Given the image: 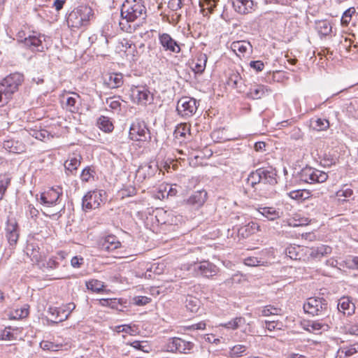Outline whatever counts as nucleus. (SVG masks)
<instances>
[{
	"label": "nucleus",
	"mask_w": 358,
	"mask_h": 358,
	"mask_svg": "<svg viewBox=\"0 0 358 358\" xmlns=\"http://www.w3.org/2000/svg\"><path fill=\"white\" fill-rule=\"evenodd\" d=\"M120 15L121 20L119 22L120 29L123 31L132 33L136 30V26L131 23L138 19H145L146 8L139 1L126 0L122 6Z\"/></svg>",
	"instance_id": "f257e3e1"
},
{
	"label": "nucleus",
	"mask_w": 358,
	"mask_h": 358,
	"mask_svg": "<svg viewBox=\"0 0 358 358\" xmlns=\"http://www.w3.org/2000/svg\"><path fill=\"white\" fill-rule=\"evenodd\" d=\"M24 81V76L20 73L8 75L0 82V102H6L18 90Z\"/></svg>",
	"instance_id": "f03ea898"
},
{
	"label": "nucleus",
	"mask_w": 358,
	"mask_h": 358,
	"mask_svg": "<svg viewBox=\"0 0 358 358\" xmlns=\"http://www.w3.org/2000/svg\"><path fill=\"white\" fill-rule=\"evenodd\" d=\"M303 310L313 316L324 315L328 313V303L324 298L310 297L303 304Z\"/></svg>",
	"instance_id": "7ed1b4c3"
},
{
	"label": "nucleus",
	"mask_w": 358,
	"mask_h": 358,
	"mask_svg": "<svg viewBox=\"0 0 358 358\" xmlns=\"http://www.w3.org/2000/svg\"><path fill=\"white\" fill-rule=\"evenodd\" d=\"M192 342L187 341L178 337L169 338L164 345V349L169 352L187 354L194 348Z\"/></svg>",
	"instance_id": "20e7f679"
},
{
	"label": "nucleus",
	"mask_w": 358,
	"mask_h": 358,
	"mask_svg": "<svg viewBox=\"0 0 358 358\" xmlns=\"http://www.w3.org/2000/svg\"><path fill=\"white\" fill-rule=\"evenodd\" d=\"M299 178L307 183H322L327 180L328 175L324 171L306 166L299 173Z\"/></svg>",
	"instance_id": "39448f33"
},
{
	"label": "nucleus",
	"mask_w": 358,
	"mask_h": 358,
	"mask_svg": "<svg viewBox=\"0 0 358 358\" xmlns=\"http://www.w3.org/2000/svg\"><path fill=\"white\" fill-rule=\"evenodd\" d=\"M197 108V102L195 99L183 96L178 101L176 110L179 115L187 118L195 114Z\"/></svg>",
	"instance_id": "423d86ee"
},
{
	"label": "nucleus",
	"mask_w": 358,
	"mask_h": 358,
	"mask_svg": "<svg viewBox=\"0 0 358 358\" xmlns=\"http://www.w3.org/2000/svg\"><path fill=\"white\" fill-rule=\"evenodd\" d=\"M188 269L192 271L195 276H203L206 278L215 275L217 272V266L208 261L194 263L190 265Z\"/></svg>",
	"instance_id": "0eeeda50"
},
{
	"label": "nucleus",
	"mask_w": 358,
	"mask_h": 358,
	"mask_svg": "<svg viewBox=\"0 0 358 358\" xmlns=\"http://www.w3.org/2000/svg\"><path fill=\"white\" fill-rule=\"evenodd\" d=\"M129 136L133 141H145L148 138H150V131L145 122L138 120L131 124Z\"/></svg>",
	"instance_id": "6e6552de"
},
{
	"label": "nucleus",
	"mask_w": 358,
	"mask_h": 358,
	"mask_svg": "<svg viewBox=\"0 0 358 358\" xmlns=\"http://www.w3.org/2000/svg\"><path fill=\"white\" fill-rule=\"evenodd\" d=\"M102 191L89 192L83 199V208L85 210L96 209L103 202Z\"/></svg>",
	"instance_id": "1a4fd4ad"
},
{
	"label": "nucleus",
	"mask_w": 358,
	"mask_h": 358,
	"mask_svg": "<svg viewBox=\"0 0 358 358\" xmlns=\"http://www.w3.org/2000/svg\"><path fill=\"white\" fill-rule=\"evenodd\" d=\"M62 193L58 189L51 188L41 194L40 201L45 208L58 206Z\"/></svg>",
	"instance_id": "9d476101"
},
{
	"label": "nucleus",
	"mask_w": 358,
	"mask_h": 358,
	"mask_svg": "<svg viewBox=\"0 0 358 358\" xmlns=\"http://www.w3.org/2000/svg\"><path fill=\"white\" fill-rule=\"evenodd\" d=\"M100 250L111 252L121 247V243L117 237L110 234L101 238L98 242Z\"/></svg>",
	"instance_id": "9b49d317"
},
{
	"label": "nucleus",
	"mask_w": 358,
	"mask_h": 358,
	"mask_svg": "<svg viewBox=\"0 0 358 358\" xmlns=\"http://www.w3.org/2000/svg\"><path fill=\"white\" fill-rule=\"evenodd\" d=\"M132 96L137 100V103L141 105H147L153 100V95L150 90L144 86H137L131 90Z\"/></svg>",
	"instance_id": "f8f14e48"
},
{
	"label": "nucleus",
	"mask_w": 358,
	"mask_h": 358,
	"mask_svg": "<svg viewBox=\"0 0 358 358\" xmlns=\"http://www.w3.org/2000/svg\"><path fill=\"white\" fill-rule=\"evenodd\" d=\"M159 41L164 51H169L173 53H179L181 50L178 42L169 34H160L159 35Z\"/></svg>",
	"instance_id": "ddd939ff"
},
{
	"label": "nucleus",
	"mask_w": 358,
	"mask_h": 358,
	"mask_svg": "<svg viewBox=\"0 0 358 358\" xmlns=\"http://www.w3.org/2000/svg\"><path fill=\"white\" fill-rule=\"evenodd\" d=\"M261 175L262 183L264 185H269L271 187L275 186L277 181V171L272 166L259 168Z\"/></svg>",
	"instance_id": "4468645a"
},
{
	"label": "nucleus",
	"mask_w": 358,
	"mask_h": 358,
	"mask_svg": "<svg viewBox=\"0 0 358 358\" xmlns=\"http://www.w3.org/2000/svg\"><path fill=\"white\" fill-rule=\"evenodd\" d=\"M6 236L10 245H15L19 238V228L15 220H9L6 223Z\"/></svg>",
	"instance_id": "2eb2a0df"
},
{
	"label": "nucleus",
	"mask_w": 358,
	"mask_h": 358,
	"mask_svg": "<svg viewBox=\"0 0 358 358\" xmlns=\"http://www.w3.org/2000/svg\"><path fill=\"white\" fill-rule=\"evenodd\" d=\"M157 171V167L145 164L138 167L136 173V179L138 182H143L145 179L152 177Z\"/></svg>",
	"instance_id": "dca6fc26"
},
{
	"label": "nucleus",
	"mask_w": 358,
	"mask_h": 358,
	"mask_svg": "<svg viewBox=\"0 0 358 358\" xmlns=\"http://www.w3.org/2000/svg\"><path fill=\"white\" fill-rule=\"evenodd\" d=\"M207 199V192L205 190L194 192L186 201L187 205L198 208L203 205Z\"/></svg>",
	"instance_id": "f3484780"
},
{
	"label": "nucleus",
	"mask_w": 358,
	"mask_h": 358,
	"mask_svg": "<svg viewBox=\"0 0 358 358\" xmlns=\"http://www.w3.org/2000/svg\"><path fill=\"white\" fill-rule=\"evenodd\" d=\"M232 6L236 12L245 15L252 12L254 2L252 0H232Z\"/></svg>",
	"instance_id": "a211bd4d"
},
{
	"label": "nucleus",
	"mask_w": 358,
	"mask_h": 358,
	"mask_svg": "<svg viewBox=\"0 0 358 358\" xmlns=\"http://www.w3.org/2000/svg\"><path fill=\"white\" fill-rule=\"evenodd\" d=\"M123 83V75L120 73H108L104 77V84L110 89L118 88Z\"/></svg>",
	"instance_id": "6ab92c4d"
},
{
	"label": "nucleus",
	"mask_w": 358,
	"mask_h": 358,
	"mask_svg": "<svg viewBox=\"0 0 358 358\" xmlns=\"http://www.w3.org/2000/svg\"><path fill=\"white\" fill-rule=\"evenodd\" d=\"M207 61H208V57L206 54H204V53L199 54L196 57L195 59L192 62V70L196 73L201 74L206 69V65Z\"/></svg>",
	"instance_id": "aec40b11"
},
{
	"label": "nucleus",
	"mask_w": 358,
	"mask_h": 358,
	"mask_svg": "<svg viewBox=\"0 0 358 358\" xmlns=\"http://www.w3.org/2000/svg\"><path fill=\"white\" fill-rule=\"evenodd\" d=\"M3 148L12 153H21L24 150V145L22 143L13 139L4 141Z\"/></svg>",
	"instance_id": "412c9836"
},
{
	"label": "nucleus",
	"mask_w": 358,
	"mask_h": 358,
	"mask_svg": "<svg viewBox=\"0 0 358 358\" xmlns=\"http://www.w3.org/2000/svg\"><path fill=\"white\" fill-rule=\"evenodd\" d=\"M24 43L32 51L42 52L43 50L41 39L36 36H29L27 38H24Z\"/></svg>",
	"instance_id": "4be33fe9"
},
{
	"label": "nucleus",
	"mask_w": 358,
	"mask_h": 358,
	"mask_svg": "<svg viewBox=\"0 0 358 358\" xmlns=\"http://www.w3.org/2000/svg\"><path fill=\"white\" fill-rule=\"evenodd\" d=\"M355 305L348 297H342L338 303V310L344 315H350L355 312Z\"/></svg>",
	"instance_id": "5701e85b"
},
{
	"label": "nucleus",
	"mask_w": 358,
	"mask_h": 358,
	"mask_svg": "<svg viewBox=\"0 0 358 358\" xmlns=\"http://www.w3.org/2000/svg\"><path fill=\"white\" fill-rule=\"evenodd\" d=\"M257 210L261 215L271 221L278 219L282 214L280 210L275 209L274 207H259Z\"/></svg>",
	"instance_id": "b1692460"
},
{
	"label": "nucleus",
	"mask_w": 358,
	"mask_h": 358,
	"mask_svg": "<svg viewBox=\"0 0 358 358\" xmlns=\"http://www.w3.org/2000/svg\"><path fill=\"white\" fill-rule=\"evenodd\" d=\"M76 9L78 11V15L81 18L83 25H87L94 15L92 8L87 5H80Z\"/></svg>",
	"instance_id": "393cba45"
},
{
	"label": "nucleus",
	"mask_w": 358,
	"mask_h": 358,
	"mask_svg": "<svg viewBox=\"0 0 358 358\" xmlns=\"http://www.w3.org/2000/svg\"><path fill=\"white\" fill-rule=\"evenodd\" d=\"M259 226L257 223L255 222H250L247 224L241 227L238 229V235L241 236L243 238H246L250 235L255 234L256 231L259 230Z\"/></svg>",
	"instance_id": "a878e982"
},
{
	"label": "nucleus",
	"mask_w": 358,
	"mask_h": 358,
	"mask_svg": "<svg viewBox=\"0 0 358 358\" xmlns=\"http://www.w3.org/2000/svg\"><path fill=\"white\" fill-rule=\"evenodd\" d=\"M332 249L330 246L320 245L310 249V255L313 258L320 259L331 253Z\"/></svg>",
	"instance_id": "bb28decb"
},
{
	"label": "nucleus",
	"mask_w": 358,
	"mask_h": 358,
	"mask_svg": "<svg viewBox=\"0 0 358 358\" xmlns=\"http://www.w3.org/2000/svg\"><path fill=\"white\" fill-rule=\"evenodd\" d=\"M67 24L71 28H80L83 25V23L78 15V11L74 8L68 15L66 19Z\"/></svg>",
	"instance_id": "cd10ccee"
},
{
	"label": "nucleus",
	"mask_w": 358,
	"mask_h": 358,
	"mask_svg": "<svg viewBox=\"0 0 358 358\" xmlns=\"http://www.w3.org/2000/svg\"><path fill=\"white\" fill-rule=\"evenodd\" d=\"M266 91L264 85H255L250 88L247 96L252 99H259L265 95Z\"/></svg>",
	"instance_id": "c85d7f7f"
},
{
	"label": "nucleus",
	"mask_w": 358,
	"mask_h": 358,
	"mask_svg": "<svg viewBox=\"0 0 358 358\" xmlns=\"http://www.w3.org/2000/svg\"><path fill=\"white\" fill-rule=\"evenodd\" d=\"M49 314L52 316L53 322L58 323L60 322H63L68 319V315H66L64 310L63 308H53L50 307L48 310Z\"/></svg>",
	"instance_id": "c756f323"
},
{
	"label": "nucleus",
	"mask_w": 358,
	"mask_h": 358,
	"mask_svg": "<svg viewBox=\"0 0 358 358\" xmlns=\"http://www.w3.org/2000/svg\"><path fill=\"white\" fill-rule=\"evenodd\" d=\"M82 157L80 155H76L72 157H69L64 162V167L67 171L73 173V171L77 170L78 167L80 164V160Z\"/></svg>",
	"instance_id": "7c9ffc66"
},
{
	"label": "nucleus",
	"mask_w": 358,
	"mask_h": 358,
	"mask_svg": "<svg viewBox=\"0 0 358 358\" xmlns=\"http://www.w3.org/2000/svg\"><path fill=\"white\" fill-rule=\"evenodd\" d=\"M26 251L27 254L33 262L38 263L42 260V255L37 245H34L33 243H29L26 248Z\"/></svg>",
	"instance_id": "2f4dec72"
},
{
	"label": "nucleus",
	"mask_w": 358,
	"mask_h": 358,
	"mask_svg": "<svg viewBox=\"0 0 358 358\" xmlns=\"http://www.w3.org/2000/svg\"><path fill=\"white\" fill-rule=\"evenodd\" d=\"M185 307L191 313H197L200 308V301L193 296H187L185 301Z\"/></svg>",
	"instance_id": "473e14b6"
},
{
	"label": "nucleus",
	"mask_w": 358,
	"mask_h": 358,
	"mask_svg": "<svg viewBox=\"0 0 358 358\" xmlns=\"http://www.w3.org/2000/svg\"><path fill=\"white\" fill-rule=\"evenodd\" d=\"M99 127L105 132H110L114 127L109 118L105 116H101L97 120Z\"/></svg>",
	"instance_id": "72a5a7b5"
},
{
	"label": "nucleus",
	"mask_w": 358,
	"mask_h": 358,
	"mask_svg": "<svg viewBox=\"0 0 358 358\" xmlns=\"http://www.w3.org/2000/svg\"><path fill=\"white\" fill-rule=\"evenodd\" d=\"M261 179H262V178H261L259 169H257L256 171L249 174L247 178V183L252 187L255 188L257 185L262 184Z\"/></svg>",
	"instance_id": "f704fd0d"
},
{
	"label": "nucleus",
	"mask_w": 358,
	"mask_h": 358,
	"mask_svg": "<svg viewBox=\"0 0 358 358\" xmlns=\"http://www.w3.org/2000/svg\"><path fill=\"white\" fill-rule=\"evenodd\" d=\"M52 208H53L52 209L51 208H45V210H42L43 213L46 217L57 220L61 216V214L59 213L62 210H64V207L56 206H52Z\"/></svg>",
	"instance_id": "c9c22d12"
},
{
	"label": "nucleus",
	"mask_w": 358,
	"mask_h": 358,
	"mask_svg": "<svg viewBox=\"0 0 358 358\" xmlns=\"http://www.w3.org/2000/svg\"><path fill=\"white\" fill-rule=\"evenodd\" d=\"M72 94L73 95V96H69L66 99V106L71 112L76 113L79 109L78 101L80 99V96L75 92L72 93Z\"/></svg>",
	"instance_id": "e433bc0d"
},
{
	"label": "nucleus",
	"mask_w": 358,
	"mask_h": 358,
	"mask_svg": "<svg viewBox=\"0 0 358 358\" xmlns=\"http://www.w3.org/2000/svg\"><path fill=\"white\" fill-rule=\"evenodd\" d=\"M317 29L318 33L324 36L329 35L331 32V24L327 20L317 22Z\"/></svg>",
	"instance_id": "4c0bfd02"
},
{
	"label": "nucleus",
	"mask_w": 358,
	"mask_h": 358,
	"mask_svg": "<svg viewBox=\"0 0 358 358\" xmlns=\"http://www.w3.org/2000/svg\"><path fill=\"white\" fill-rule=\"evenodd\" d=\"M245 323V318H243L242 317H236V318L231 320V321H229L228 322L222 324L221 325L227 329H236L239 327L243 325Z\"/></svg>",
	"instance_id": "58836bf2"
},
{
	"label": "nucleus",
	"mask_w": 358,
	"mask_h": 358,
	"mask_svg": "<svg viewBox=\"0 0 358 358\" xmlns=\"http://www.w3.org/2000/svg\"><path fill=\"white\" fill-rule=\"evenodd\" d=\"M250 46V43L246 41H234L231 44V49L235 52L245 53Z\"/></svg>",
	"instance_id": "ea45409f"
},
{
	"label": "nucleus",
	"mask_w": 358,
	"mask_h": 358,
	"mask_svg": "<svg viewBox=\"0 0 358 358\" xmlns=\"http://www.w3.org/2000/svg\"><path fill=\"white\" fill-rule=\"evenodd\" d=\"M311 127L317 131H322L329 127V123L326 119L317 118L311 120Z\"/></svg>",
	"instance_id": "a19ab883"
},
{
	"label": "nucleus",
	"mask_w": 358,
	"mask_h": 358,
	"mask_svg": "<svg viewBox=\"0 0 358 358\" xmlns=\"http://www.w3.org/2000/svg\"><path fill=\"white\" fill-rule=\"evenodd\" d=\"M288 196L294 200H305L309 197V192L305 189H297L289 192Z\"/></svg>",
	"instance_id": "79ce46f5"
},
{
	"label": "nucleus",
	"mask_w": 358,
	"mask_h": 358,
	"mask_svg": "<svg viewBox=\"0 0 358 358\" xmlns=\"http://www.w3.org/2000/svg\"><path fill=\"white\" fill-rule=\"evenodd\" d=\"M86 287L92 292H99L103 289L104 285L103 282L93 279L86 282Z\"/></svg>",
	"instance_id": "37998d69"
},
{
	"label": "nucleus",
	"mask_w": 358,
	"mask_h": 358,
	"mask_svg": "<svg viewBox=\"0 0 358 358\" xmlns=\"http://www.w3.org/2000/svg\"><path fill=\"white\" fill-rule=\"evenodd\" d=\"M40 347L43 350L56 352V351L59 350L62 348V344H55L54 343L48 341H43L40 343Z\"/></svg>",
	"instance_id": "c03bdc74"
},
{
	"label": "nucleus",
	"mask_w": 358,
	"mask_h": 358,
	"mask_svg": "<svg viewBox=\"0 0 358 358\" xmlns=\"http://www.w3.org/2000/svg\"><path fill=\"white\" fill-rule=\"evenodd\" d=\"M120 99V96L109 97L106 99V103L112 110L119 112L121 107Z\"/></svg>",
	"instance_id": "a18cd8bd"
},
{
	"label": "nucleus",
	"mask_w": 358,
	"mask_h": 358,
	"mask_svg": "<svg viewBox=\"0 0 358 358\" xmlns=\"http://www.w3.org/2000/svg\"><path fill=\"white\" fill-rule=\"evenodd\" d=\"M174 134L176 137L178 136L185 137L187 134H190V124L187 123L179 124L175 129Z\"/></svg>",
	"instance_id": "49530a36"
},
{
	"label": "nucleus",
	"mask_w": 358,
	"mask_h": 358,
	"mask_svg": "<svg viewBox=\"0 0 358 358\" xmlns=\"http://www.w3.org/2000/svg\"><path fill=\"white\" fill-rule=\"evenodd\" d=\"M242 78L240 74L237 72L232 73L228 80V85H231V87L234 88H238L240 87V85L241 84Z\"/></svg>",
	"instance_id": "de8ad7c7"
},
{
	"label": "nucleus",
	"mask_w": 358,
	"mask_h": 358,
	"mask_svg": "<svg viewBox=\"0 0 358 358\" xmlns=\"http://www.w3.org/2000/svg\"><path fill=\"white\" fill-rule=\"evenodd\" d=\"M355 13V8L354 7L349 8L343 14L341 17V24L343 26H348L351 21L352 15Z\"/></svg>",
	"instance_id": "09e8293b"
},
{
	"label": "nucleus",
	"mask_w": 358,
	"mask_h": 358,
	"mask_svg": "<svg viewBox=\"0 0 358 358\" xmlns=\"http://www.w3.org/2000/svg\"><path fill=\"white\" fill-rule=\"evenodd\" d=\"M11 178L8 175H4L1 179H0V199L3 198L8 187L10 183Z\"/></svg>",
	"instance_id": "8fccbe9b"
},
{
	"label": "nucleus",
	"mask_w": 358,
	"mask_h": 358,
	"mask_svg": "<svg viewBox=\"0 0 358 358\" xmlns=\"http://www.w3.org/2000/svg\"><path fill=\"white\" fill-rule=\"evenodd\" d=\"M178 193V191L176 188H173L172 186L166 185L164 187V189H160L159 191V194H161V196L162 198H164L165 196L168 197H173L175 196Z\"/></svg>",
	"instance_id": "3c124183"
},
{
	"label": "nucleus",
	"mask_w": 358,
	"mask_h": 358,
	"mask_svg": "<svg viewBox=\"0 0 358 358\" xmlns=\"http://www.w3.org/2000/svg\"><path fill=\"white\" fill-rule=\"evenodd\" d=\"M330 327L327 324H322L319 322H313L308 326L307 330L309 331H316L320 330H326Z\"/></svg>",
	"instance_id": "603ef678"
},
{
	"label": "nucleus",
	"mask_w": 358,
	"mask_h": 358,
	"mask_svg": "<svg viewBox=\"0 0 358 358\" xmlns=\"http://www.w3.org/2000/svg\"><path fill=\"white\" fill-rule=\"evenodd\" d=\"M217 1L218 0H203V2H200V6L202 9H206L210 13H212L216 7Z\"/></svg>",
	"instance_id": "864d4df0"
},
{
	"label": "nucleus",
	"mask_w": 358,
	"mask_h": 358,
	"mask_svg": "<svg viewBox=\"0 0 358 358\" xmlns=\"http://www.w3.org/2000/svg\"><path fill=\"white\" fill-rule=\"evenodd\" d=\"M247 347L243 345H234L230 350V355L231 357H241L246 351Z\"/></svg>",
	"instance_id": "5fc2aeb1"
},
{
	"label": "nucleus",
	"mask_w": 358,
	"mask_h": 358,
	"mask_svg": "<svg viewBox=\"0 0 358 358\" xmlns=\"http://www.w3.org/2000/svg\"><path fill=\"white\" fill-rule=\"evenodd\" d=\"M280 309L273 306H266L261 310V314L262 316H269L272 315H278Z\"/></svg>",
	"instance_id": "6e6d98bb"
},
{
	"label": "nucleus",
	"mask_w": 358,
	"mask_h": 358,
	"mask_svg": "<svg viewBox=\"0 0 358 358\" xmlns=\"http://www.w3.org/2000/svg\"><path fill=\"white\" fill-rule=\"evenodd\" d=\"M94 171L90 166L84 169L81 173L80 178L84 182H89L91 178H94Z\"/></svg>",
	"instance_id": "4d7b16f0"
},
{
	"label": "nucleus",
	"mask_w": 358,
	"mask_h": 358,
	"mask_svg": "<svg viewBox=\"0 0 358 358\" xmlns=\"http://www.w3.org/2000/svg\"><path fill=\"white\" fill-rule=\"evenodd\" d=\"M244 263L245 265L249 266H256L262 264V261L255 257H250L245 259Z\"/></svg>",
	"instance_id": "13d9d810"
},
{
	"label": "nucleus",
	"mask_w": 358,
	"mask_h": 358,
	"mask_svg": "<svg viewBox=\"0 0 358 358\" xmlns=\"http://www.w3.org/2000/svg\"><path fill=\"white\" fill-rule=\"evenodd\" d=\"M151 299L148 296H139L134 299L135 304L138 306H144L150 303Z\"/></svg>",
	"instance_id": "bf43d9fd"
},
{
	"label": "nucleus",
	"mask_w": 358,
	"mask_h": 358,
	"mask_svg": "<svg viewBox=\"0 0 358 358\" xmlns=\"http://www.w3.org/2000/svg\"><path fill=\"white\" fill-rule=\"evenodd\" d=\"M250 66L251 68L254 69L257 71H262L264 69V64L262 61H252L250 63Z\"/></svg>",
	"instance_id": "052dcab7"
},
{
	"label": "nucleus",
	"mask_w": 358,
	"mask_h": 358,
	"mask_svg": "<svg viewBox=\"0 0 358 358\" xmlns=\"http://www.w3.org/2000/svg\"><path fill=\"white\" fill-rule=\"evenodd\" d=\"M279 323L275 321H265V328L267 329L268 331H273L275 329H280V327H278Z\"/></svg>",
	"instance_id": "680f3d73"
},
{
	"label": "nucleus",
	"mask_w": 358,
	"mask_h": 358,
	"mask_svg": "<svg viewBox=\"0 0 358 358\" xmlns=\"http://www.w3.org/2000/svg\"><path fill=\"white\" fill-rule=\"evenodd\" d=\"M206 324L204 322H201L196 324H194L189 326H187L185 327L187 330H199L201 329L203 330L206 329Z\"/></svg>",
	"instance_id": "e2e57ef3"
},
{
	"label": "nucleus",
	"mask_w": 358,
	"mask_h": 358,
	"mask_svg": "<svg viewBox=\"0 0 358 358\" xmlns=\"http://www.w3.org/2000/svg\"><path fill=\"white\" fill-rule=\"evenodd\" d=\"M29 315V310L27 308L24 307L20 309H17L15 310V317L24 318L26 317Z\"/></svg>",
	"instance_id": "0e129e2a"
},
{
	"label": "nucleus",
	"mask_w": 358,
	"mask_h": 358,
	"mask_svg": "<svg viewBox=\"0 0 358 358\" xmlns=\"http://www.w3.org/2000/svg\"><path fill=\"white\" fill-rule=\"evenodd\" d=\"M84 259L83 257L78 256L73 257L71 260V264L74 268H79L83 264Z\"/></svg>",
	"instance_id": "69168bd1"
},
{
	"label": "nucleus",
	"mask_w": 358,
	"mask_h": 358,
	"mask_svg": "<svg viewBox=\"0 0 358 358\" xmlns=\"http://www.w3.org/2000/svg\"><path fill=\"white\" fill-rule=\"evenodd\" d=\"M38 213V210L32 204L28 206L27 214L31 218H36Z\"/></svg>",
	"instance_id": "338daca9"
},
{
	"label": "nucleus",
	"mask_w": 358,
	"mask_h": 358,
	"mask_svg": "<svg viewBox=\"0 0 358 358\" xmlns=\"http://www.w3.org/2000/svg\"><path fill=\"white\" fill-rule=\"evenodd\" d=\"M352 194H353V191L350 188H347L345 189H341L337 192V196L339 197L343 196L345 198H349Z\"/></svg>",
	"instance_id": "774afa93"
}]
</instances>
